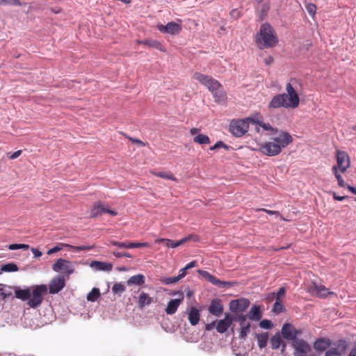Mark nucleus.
Listing matches in <instances>:
<instances>
[{"label":"nucleus","instance_id":"obj_1","mask_svg":"<svg viewBox=\"0 0 356 356\" xmlns=\"http://www.w3.org/2000/svg\"><path fill=\"white\" fill-rule=\"evenodd\" d=\"M298 81L291 80L286 85V93L278 94L268 104L269 108H296L299 106L300 97L298 92Z\"/></svg>","mask_w":356,"mask_h":356},{"label":"nucleus","instance_id":"obj_2","mask_svg":"<svg viewBox=\"0 0 356 356\" xmlns=\"http://www.w3.org/2000/svg\"><path fill=\"white\" fill-rule=\"evenodd\" d=\"M45 284L33 285L31 287L20 289L15 287V297L22 301H27V305L33 309L38 308L43 301V296L47 292Z\"/></svg>","mask_w":356,"mask_h":356},{"label":"nucleus","instance_id":"obj_3","mask_svg":"<svg viewBox=\"0 0 356 356\" xmlns=\"http://www.w3.org/2000/svg\"><path fill=\"white\" fill-rule=\"evenodd\" d=\"M255 42L260 49L271 48L278 43V38L274 29L268 23L261 25L255 37Z\"/></svg>","mask_w":356,"mask_h":356},{"label":"nucleus","instance_id":"obj_4","mask_svg":"<svg viewBox=\"0 0 356 356\" xmlns=\"http://www.w3.org/2000/svg\"><path fill=\"white\" fill-rule=\"evenodd\" d=\"M193 78L206 86L212 92L216 102L224 100L225 93L218 81L200 72H195L193 74Z\"/></svg>","mask_w":356,"mask_h":356},{"label":"nucleus","instance_id":"obj_5","mask_svg":"<svg viewBox=\"0 0 356 356\" xmlns=\"http://www.w3.org/2000/svg\"><path fill=\"white\" fill-rule=\"evenodd\" d=\"M252 118L232 121L229 125L230 132L236 137H241L248 132Z\"/></svg>","mask_w":356,"mask_h":356},{"label":"nucleus","instance_id":"obj_6","mask_svg":"<svg viewBox=\"0 0 356 356\" xmlns=\"http://www.w3.org/2000/svg\"><path fill=\"white\" fill-rule=\"evenodd\" d=\"M294 356H315L311 346L305 340H296L292 343Z\"/></svg>","mask_w":356,"mask_h":356},{"label":"nucleus","instance_id":"obj_7","mask_svg":"<svg viewBox=\"0 0 356 356\" xmlns=\"http://www.w3.org/2000/svg\"><path fill=\"white\" fill-rule=\"evenodd\" d=\"M52 269L54 272L62 273L63 276H70L74 271V266L70 261L60 258L53 264Z\"/></svg>","mask_w":356,"mask_h":356},{"label":"nucleus","instance_id":"obj_8","mask_svg":"<svg viewBox=\"0 0 356 356\" xmlns=\"http://www.w3.org/2000/svg\"><path fill=\"white\" fill-rule=\"evenodd\" d=\"M271 140L277 146L280 147L281 152L293 141V138L289 133L278 129L275 131Z\"/></svg>","mask_w":356,"mask_h":356},{"label":"nucleus","instance_id":"obj_9","mask_svg":"<svg viewBox=\"0 0 356 356\" xmlns=\"http://www.w3.org/2000/svg\"><path fill=\"white\" fill-rule=\"evenodd\" d=\"M337 165L332 168L339 169L341 172H345L350 165V161L348 154L343 151H337Z\"/></svg>","mask_w":356,"mask_h":356},{"label":"nucleus","instance_id":"obj_10","mask_svg":"<svg viewBox=\"0 0 356 356\" xmlns=\"http://www.w3.org/2000/svg\"><path fill=\"white\" fill-rule=\"evenodd\" d=\"M257 151H259L262 154L268 156H274L278 155L281 152L280 150V147L277 146V145H275V143H274L272 140L264 144L259 145Z\"/></svg>","mask_w":356,"mask_h":356},{"label":"nucleus","instance_id":"obj_11","mask_svg":"<svg viewBox=\"0 0 356 356\" xmlns=\"http://www.w3.org/2000/svg\"><path fill=\"white\" fill-rule=\"evenodd\" d=\"M301 332L293 325L289 323H285L282 328V334L286 340L292 341V343L296 340H301L302 339L297 338V336L300 335Z\"/></svg>","mask_w":356,"mask_h":356},{"label":"nucleus","instance_id":"obj_12","mask_svg":"<svg viewBox=\"0 0 356 356\" xmlns=\"http://www.w3.org/2000/svg\"><path fill=\"white\" fill-rule=\"evenodd\" d=\"M65 286V280L63 275H58L54 277L49 285V291L51 294L58 293Z\"/></svg>","mask_w":356,"mask_h":356},{"label":"nucleus","instance_id":"obj_13","mask_svg":"<svg viewBox=\"0 0 356 356\" xmlns=\"http://www.w3.org/2000/svg\"><path fill=\"white\" fill-rule=\"evenodd\" d=\"M173 295H178L179 298L176 299H172L168 302L165 308V312L169 315L174 314L177 312L179 306L182 302L184 298V293L181 291L175 292L173 293Z\"/></svg>","mask_w":356,"mask_h":356},{"label":"nucleus","instance_id":"obj_14","mask_svg":"<svg viewBox=\"0 0 356 356\" xmlns=\"http://www.w3.org/2000/svg\"><path fill=\"white\" fill-rule=\"evenodd\" d=\"M308 291L313 296L318 298H325L332 293L322 284L312 282L308 287Z\"/></svg>","mask_w":356,"mask_h":356},{"label":"nucleus","instance_id":"obj_15","mask_svg":"<svg viewBox=\"0 0 356 356\" xmlns=\"http://www.w3.org/2000/svg\"><path fill=\"white\" fill-rule=\"evenodd\" d=\"M250 305V301L246 298L233 300L229 302V309L232 312H244Z\"/></svg>","mask_w":356,"mask_h":356},{"label":"nucleus","instance_id":"obj_16","mask_svg":"<svg viewBox=\"0 0 356 356\" xmlns=\"http://www.w3.org/2000/svg\"><path fill=\"white\" fill-rule=\"evenodd\" d=\"M63 248H68L70 250H72L75 252L88 250L90 249V248L89 246H86V245L74 246V245H69L67 243H61L58 244V245H56V246L53 247L52 248L49 249L47 251V254H52L55 252H57L61 250Z\"/></svg>","mask_w":356,"mask_h":356},{"label":"nucleus","instance_id":"obj_17","mask_svg":"<svg viewBox=\"0 0 356 356\" xmlns=\"http://www.w3.org/2000/svg\"><path fill=\"white\" fill-rule=\"evenodd\" d=\"M158 29L160 31L163 33H169L172 35L178 34L181 30V25L174 22H168L165 26L159 25L158 26Z\"/></svg>","mask_w":356,"mask_h":356},{"label":"nucleus","instance_id":"obj_18","mask_svg":"<svg viewBox=\"0 0 356 356\" xmlns=\"http://www.w3.org/2000/svg\"><path fill=\"white\" fill-rule=\"evenodd\" d=\"M233 318L231 315L227 314L223 319L218 321L216 323V328L218 332H225L230 325L232 324Z\"/></svg>","mask_w":356,"mask_h":356},{"label":"nucleus","instance_id":"obj_19","mask_svg":"<svg viewBox=\"0 0 356 356\" xmlns=\"http://www.w3.org/2000/svg\"><path fill=\"white\" fill-rule=\"evenodd\" d=\"M191 240H193L194 241H198L199 237L196 235L191 234L177 241H173L170 239H167V241H165V245L168 248H175Z\"/></svg>","mask_w":356,"mask_h":356},{"label":"nucleus","instance_id":"obj_20","mask_svg":"<svg viewBox=\"0 0 356 356\" xmlns=\"http://www.w3.org/2000/svg\"><path fill=\"white\" fill-rule=\"evenodd\" d=\"M208 310L211 314L219 317L222 314L223 305L219 299H213L211 302Z\"/></svg>","mask_w":356,"mask_h":356},{"label":"nucleus","instance_id":"obj_21","mask_svg":"<svg viewBox=\"0 0 356 356\" xmlns=\"http://www.w3.org/2000/svg\"><path fill=\"white\" fill-rule=\"evenodd\" d=\"M252 124L256 125L255 130L257 133L261 132L260 128L262 129V131H270L272 135L275 133V130H277L273 128L269 123H265L256 118H252Z\"/></svg>","mask_w":356,"mask_h":356},{"label":"nucleus","instance_id":"obj_22","mask_svg":"<svg viewBox=\"0 0 356 356\" xmlns=\"http://www.w3.org/2000/svg\"><path fill=\"white\" fill-rule=\"evenodd\" d=\"M156 302V298L149 296L147 293L141 292L138 296L137 303L138 307L143 309L145 307Z\"/></svg>","mask_w":356,"mask_h":356},{"label":"nucleus","instance_id":"obj_23","mask_svg":"<svg viewBox=\"0 0 356 356\" xmlns=\"http://www.w3.org/2000/svg\"><path fill=\"white\" fill-rule=\"evenodd\" d=\"M111 245L118 246L120 248H138L143 247H149V245L147 243H122L118 241H111Z\"/></svg>","mask_w":356,"mask_h":356},{"label":"nucleus","instance_id":"obj_24","mask_svg":"<svg viewBox=\"0 0 356 356\" xmlns=\"http://www.w3.org/2000/svg\"><path fill=\"white\" fill-rule=\"evenodd\" d=\"M90 266L95 270H102L110 272L112 270L113 265L111 263L93 261L90 263Z\"/></svg>","mask_w":356,"mask_h":356},{"label":"nucleus","instance_id":"obj_25","mask_svg":"<svg viewBox=\"0 0 356 356\" xmlns=\"http://www.w3.org/2000/svg\"><path fill=\"white\" fill-rule=\"evenodd\" d=\"M200 318V314L199 309H197L195 307H190L188 312V319L191 325H196L199 321Z\"/></svg>","mask_w":356,"mask_h":356},{"label":"nucleus","instance_id":"obj_26","mask_svg":"<svg viewBox=\"0 0 356 356\" xmlns=\"http://www.w3.org/2000/svg\"><path fill=\"white\" fill-rule=\"evenodd\" d=\"M331 345V341L329 339H318L314 344V348L320 352H323L328 348Z\"/></svg>","mask_w":356,"mask_h":356},{"label":"nucleus","instance_id":"obj_27","mask_svg":"<svg viewBox=\"0 0 356 356\" xmlns=\"http://www.w3.org/2000/svg\"><path fill=\"white\" fill-rule=\"evenodd\" d=\"M145 282V277L142 274H137L130 277L127 281L128 286H140L143 285Z\"/></svg>","mask_w":356,"mask_h":356},{"label":"nucleus","instance_id":"obj_28","mask_svg":"<svg viewBox=\"0 0 356 356\" xmlns=\"http://www.w3.org/2000/svg\"><path fill=\"white\" fill-rule=\"evenodd\" d=\"M248 317L251 321H259L262 317L260 307L257 305L252 306L248 314Z\"/></svg>","mask_w":356,"mask_h":356},{"label":"nucleus","instance_id":"obj_29","mask_svg":"<svg viewBox=\"0 0 356 356\" xmlns=\"http://www.w3.org/2000/svg\"><path fill=\"white\" fill-rule=\"evenodd\" d=\"M270 344L273 349H277L282 346V350L285 348L286 346L283 343L282 337L279 333L275 334L270 339Z\"/></svg>","mask_w":356,"mask_h":356},{"label":"nucleus","instance_id":"obj_30","mask_svg":"<svg viewBox=\"0 0 356 356\" xmlns=\"http://www.w3.org/2000/svg\"><path fill=\"white\" fill-rule=\"evenodd\" d=\"M105 206L102 204L101 202H97L94 204L93 207L91 209L90 211V215L91 217L98 216L104 212Z\"/></svg>","mask_w":356,"mask_h":356},{"label":"nucleus","instance_id":"obj_31","mask_svg":"<svg viewBox=\"0 0 356 356\" xmlns=\"http://www.w3.org/2000/svg\"><path fill=\"white\" fill-rule=\"evenodd\" d=\"M239 325V338L245 339L247 337L248 334L250 332V323L248 322L246 323L241 324Z\"/></svg>","mask_w":356,"mask_h":356},{"label":"nucleus","instance_id":"obj_32","mask_svg":"<svg viewBox=\"0 0 356 356\" xmlns=\"http://www.w3.org/2000/svg\"><path fill=\"white\" fill-rule=\"evenodd\" d=\"M258 346L260 348L266 347L268 340V335L267 333L259 334L257 335Z\"/></svg>","mask_w":356,"mask_h":356},{"label":"nucleus","instance_id":"obj_33","mask_svg":"<svg viewBox=\"0 0 356 356\" xmlns=\"http://www.w3.org/2000/svg\"><path fill=\"white\" fill-rule=\"evenodd\" d=\"M184 277V273H179L177 276L166 277L161 280V282L165 284H172L178 282Z\"/></svg>","mask_w":356,"mask_h":356},{"label":"nucleus","instance_id":"obj_34","mask_svg":"<svg viewBox=\"0 0 356 356\" xmlns=\"http://www.w3.org/2000/svg\"><path fill=\"white\" fill-rule=\"evenodd\" d=\"M193 141L200 145H204L210 143V138L204 134H197L194 137Z\"/></svg>","mask_w":356,"mask_h":356},{"label":"nucleus","instance_id":"obj_35","mask_svg":"<svg viewBox=\"0 0 356 356\" xmlns=\"http://www.w3.org/2000/svg\"><path fill=\"white\" fill-rule=\"evenodd\" d=\"M18 269L19 268H18L17 264H15L14 263H8L6 264H3L1 266V270L3 272H8V273L17 272L18 270Z\"/></svg>","mask_w":356,"mask_h":356},{"label":"nucleus","instance_id":"obj_36","mask_svg":"<svg viewBox=\"0 0 356 356\" xmlns=\"http://www.w3.org/2000/svg\"><path fill=\"white\" fill-rule=\"evenodd\" d=\"M152 173L154 175L161 177V178H163L165 179H170V180H173V181L176 180V178L172 175V173H170L169 172H166V171L152 172Z\"/></svg>","mask_w":356,"mask_h":356},{"label":"nucleus","instance_id":"obj_37","mask_svg":"<svg viewBox=\"0 0 356 356\" xmlns=\"http://www.w3.org/2000/svg\"><path fill=\"white\" fill-rule=\"evenodd\" d=\"M100 296L99 289L93 288L92 291L87 295V300L88 301L95 302Z\"/></svg>","mask_w":356,"mask_h":356},{"label":"nucleus","instance_id":"obj_38","mask_svg":"<svg viewBox=\"0 0 356 356\" xmlns=\"http://www.w3.org/2000/svg\"><path fill=\"white\" fill-rule=\"evenodd\" d=\"M126 288H125V286L119 282V283H115L113 287H112V291L115 293V294H121L124 291H125Z\"/></svg>","mask_w":356,"mask_h":356},{"label":"nucleus","instance_id":"obj_39","mask_svg":"<svg viewBox=\"0 0 356 356\" xmlns=\"http://www.w3.org/2000/svg\"><path fill=\"white\" fill-rule=\"evenodd\" d=\"M210 282L212 284L217 286L218 287H220V288L231 285L229 282L220 281V280H218V278H216L214 276L213 277V278L211 279Z\"/></svg>","mask_w":356,"mask_h":356},{"label":"nucleus","instance_id":"obj_40","mask_svg":"<svg viewBox=\"0 0 356 356\" xmlns=\"http://www.w3.org/2000/svg\"><path fill=\"white\" fill-rule=\"evenodd\" d=\"M10 286H4L3 288L0 289V295L3 298L6 299L10 297L12 295Z\"/></svg>","mask_w":356,"mask_h":356},{"label":"nucleus","instance_id":"obj_41","mask_svg":"<svg viewBox=\"0 0 356 356\" xmlns=\"http://www.w3.org/2000/svg\"><path fill=\"white\" fill-rule=\"evenodd\" d=\"M140 44H146V45H148L149 47H155V48H157V49H160L161 50V44L156 41V40H145V41H141L140 42Z\"/></svg>","mask_w":356,"mask_h":356},{"label":"nucleus","instance_id":"obj_42","mask_svg":"<svg viewBox=\"0 0 356 356\" xmlns=\"http://www.w3.org/2000/svg\"><path fill=\"white\" fill-rule=\"evenodd\" d=\"M29 248V245L26 244H10L8 245V249L10 250H15L18 249L28 250Z\"/></svg>","mask_w":356,"mask_h":356},{"label":"nucleus","instance_id":"obj_43","mask_svg":"<svg viewBox=\"0 0 356 356\" xmlns=\"http://www.w3.org/2000/svg\"><path fill=\"white\" fill-rule=\"evenodd\" d=\"M259 326L264 329H271L273 327V323L270 320L264 319L260 321Z\"/></svg>","mask_w":356,"mask_h":356},{"label":"nucleus","instance_id":"obj_44","mask_svg":"<svg viewBox=\"0 0 356 356\" xmlns=\"http://www.w3.org/2000/svg\"><path fill=\"white\" fill-rule=\"evenodd\" d=\"M325 356H341L337 348H332L327 350L325 353Z\"/></svg>","mask_w":356,"mask_h":356},{"label":"nucleus","instance_id":"obj_45","mask_svg":"<svg viewBox=\"0 0 356 356\" xmlns=\"http://www.w3.org/2000/svg\"><path fill=\"white\" fill-rule=\"evenodd\" d=\"M283 310V306L282 303L280 302V300H276L274 306H273V311L274 312L279 314L282 312Z\"/></svg>","mask_w":356,"mask_h":356},{"label":"nucleus","instance_id":"obj_46","mask_svg":"<svg viewBox=\"0 0 356 356\" xmlns=\"http://www.w3.org/2000/svg\"><path fill=\"white\" fill-rule=\"evenodd\" d=\"M316 7L313 3H308L306 5V10L310 15H314L316 13Z\"/></svg>","mask_w":356,"mask_h":356},{"label":"nucleus","instance_id":"obj_47","mask_svg":"<svg viewBox=\"0 0 356 356\" xmlns=\"http://www.w3.org/2000/svg\"><path fill=\"white\" fill-rule=\"evenodd\" d=\"M0 4L20 6L21 2L19 0H0Z\"/></svg>","mask_w":356,"mask_h":356},{"label":"nucleus","instance_id":"obj_48","mask_svg":"<svg viewBox=\"0 0 356 356\" xmlns=\"http://www.w3.org/2000/svg\"><path fill=\"white\" fill-rule=\"evenodd\" d=\"M198 273L200 275H201L204 278H205L209 282H211V279L213 277V275H211L209 272L205 271V270H199Z\"/></svg>","mask_w":356,"mask_h":356},{"label":"nucleus","instance_id":"obj_49","mask_svg":"<svg viewBox=\"0 0 356 356\" xmlns=\"http://www.w3.org/2000/svg\"><path fill=\"white\" fill-rule=\"evenodd\" d=\"M220 147H223L225 149H228V146L227 145H225L223 142L218 141L217 143H215V145L213 146L210 147V149L214 150V149H218Z\"/></svg>","mask_w":356,"mask_h":356},{"label":"nucleus","instance_id":"obj_50","mask_svg":"<svg viewBox=\"0 0 356 356\" xmlns=\"http://www.w3.org/2000/svg\"><path fill=\"white\" fill-rule=\"evenodd\" d=\"M113 255L117 258H121L123 257H129V258L131 257V254L127 252L122 253V252H114Z\"/></svg>","mask_w":356,"mask_h":356},{"label":"nucleus","instance_id":"obj_51","mask_svg":"<svg viewBox=\"0 0 356 356\" xmlns=\"http://www.w3.org/2000/svg\"><path fill=\"white\" fill-rule=\"evenodd\" d=\"M22 154V150H17L12 154H8V158L10 159H15L19 157Z\"/></svg>","mask_w":356,"mask_h":356},{"label":"nucleus","instance_id":"obj_52","mask_svg":"<svg viewBox=\"0 0 356 356\" xmlns=\"http://www.w3.org/2000/svg\"><path fill=\"white\" fill-rule=\"evenodd\" d=\"M247 318H248V315L247 316L243 315V314L239 315L238 316V321L239 322V325L248 323V321H247Z\"/></svg>","mask_w":356,"mask_h":356},{"label":"nucleus","instance_id":"obj_53","mask_svg":"<svg viewBox=\"0 0 356 356\" xmlns=\"http://www.w3.org/2000/svg\"><path fill=\"white\" fill-rule=\"evenodd\" d=\"M286 290L284 287H281L277 293L276 300H280L282 296L285 295Z\"/></svg>","mask_w":356,"mask_h":356},{"label":"nucleus","instance_id":"obj_54","mask_svg":"<svg viewBox=\"0 0 356 356\" xmlns=\"http://www.w3.org/2000/svg\"><path fill=\"white\" fill-rule=\"evenodd\" d=\"M332 172L337 181H339L341 179H343L341 175L339 173V172H340L339 169H337L336 168H332Z\"/></svg>","mask_w":356,"mask_h":356},{"label":"nucleus","instance_id":"obj_55","mask_svg":"<svg viewBox=\"0 0 356 356\" xmlns=\"http://www.w3.org/2000/svg\"><path fill=\"white\" fill-rule=\"evenodd\" d=\"M31 252H33L35 258L42 256V252L37 248H31Z\"/></svg>","mask_w":356,"mask_h":356},{"label":"nucleus","instance_id":"obj_56","mask_svg":"<svg viewBox=\"0 0 356 356\" xmlns=\"http://www.w3.org/2000/svg\"><path fill=\"white\" fill-rule=\"evenodd\" d=\"M196 264H197V263L195 261H192L190 263H188L185 267H184V270H188V269L192 268L196 266Z\"/></svg>","mask_w":356,"mask_h":356},{"label":"nucleus","instance_id":"obj_57","mask_svg":"<svg viewBox=\"0 0 356 356\" xmlns=\"http://www.w3.org/2000/svg\"><path fill=\"white\" fill-rule=\"evenodd\" d=\"M333 198L335 200L342 201V200H345L346 198V196H339V195H337L335 193H333Z\"/></svg>","mask_w":356,"mask_h":356},{"label":"nucleus","instance_id":"obj_58","mask_svg":"<svg viewBox=\"0 0 356 356\" xmlns=\"http://www.w3.org/2000/svg\"><path fill=\"white\" fill-rule=\"evenodd\" d=\"M104 212L106 213H109L110 215H111L113 216H115L118 214V213L116 211H115L113 210L108 209L106 207H105Z\"/></svg>","mask_w":356,"mask_h":356},{"label":"nucleus","instance_id":"obj_59","mask_svg":"<svg viewBox=\"0 0 356 356\" xmlns=\"http://www.w3.org/2000/svg\"><path fill=\"white\" fill-rule=\"evenodd\" d=\"M260 211H263L266 213H267L269 215H273V214H278L279 213L277 211H271V210H268V209H259Z\"/></svg>","mask_w":356,"mask_h":356},{"label":"nucleus","instance_id":"obj_60","mask_svg":"<svg viewBox=\"0 0 356 356\" xmlns=\"http://www.w3.org/2000/svg\"><path fill=\"white\" fill-rule=\"evenodd\" d=\"M216 326V321L209 323L206 325L207 330H211Z\"/></svg>","mask_w":356,"mask_h":356},{"label":"nucleus","instance_id":"obj_61","mask_svg":"<svg viewBox=\"0 0 356 356\" xmlns=\"http://www.w3.org/2000/svg\"><path fill=\"white\" fill-rule=\"evenodd\" d=\"M199 132H200V129L197 128H192L190 130V133L191 134V135H195L197 134H200Z\"/></svg>","mask_w":356,"mask_h":356},{"label":"nucleus","instance_id":"obj_62","mask_svg":"<svg viewBox=\"0 0 356 356\" xmlns=\"http://www.w3.org/2000/svg\"><path fill=\"white\" fill-rule=\"evenodd\" d=\"M347 187L350 192H352L353 194L356 195V188L349 186V185H348Z\"/></svg>","mask_w":356,"mask_h":356},{"label":"nucleus","instance_id":"obj_63","mask_svg":"<svg viewBox=\"0 0 356 356\" xmlns=\"http://www.w3.org/2000/svg\"><path fill=\"white\" fill-rule=\"evenodd\" d=\"M337 181H338V184L340 187H344L346 186L345 181H343V179H341V180Z\"/></svg>","mask_w":356,"mask_h":356},{"label":"nucleus","instance_id":"obj_64","mask_svg":"<svg viewBox=\"0 0 356 356\" xmlns=\"http://www.w3.org/2000/svg\"><path fill=\"white\" fill-rule=\"evenodd\" d=\"M348 356H356V348L350 350Z\"/></svg>","mask_w":356,"mask_h":356}]
</instances>
